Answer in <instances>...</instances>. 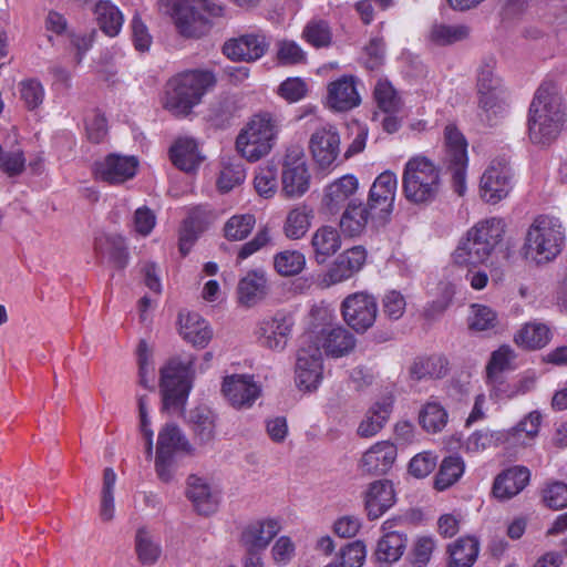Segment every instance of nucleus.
<instances>
[{
    "instance_id": "obj_55",
    "label": "nucleus",
    "mask_w": 567,
    "mask_h": 567,
    "mask_svg": "<svg viewBox=\"0 0 567 567\" xmlns=\"http://www.w3.org/2000/svg\"><path fill=\"white\" fill-rule=\"evenodd\" d=\"M18 90L21 101L29 111H34L42 105L45 90L38 79L30 78L20 81Z\"/></svg>"
},
{
    "instance_id": "obj_62",
    "label": "nucleus",
    "mask_w": 567,
    "mask_h": 567,
    "mask_svg": "<svg viewBox=\"0 0 567 567\" xmlns=\"http://www.w3.org/2000/svg\"><path fill=\"white\" fill-rule=\"evenodd\" d=\"M446 371V361L439 357H431L416 362L412 368V373L415 374L417 379H422L426 375L439 379L444 377Z\"/></svg>"
},
{
    "instance_id": "obj_59",
    "label": "nucleus",
    "mask_w": 567,
    "mask_h": 567,
    "mask_svg": "<svg viewBox=\"0 0 567 567\" xmlns=\"http://www.w3.org/2000/svg\"><path fill=\"white\" fill-rule=\"evenodd\" d=\"M246 178V171L240 162H228L223 165L217 185L221 192H229Z\"/></svg>"
},
{
    "instance_id": "obj_32",
    "label": "nucleus",
    "mask_w": 567,
    "mask_h": 567,
    "mask_svg": "<svg viewBox=\"0 0 567 567\" xmlns=\"http://www.w3.org/2000/svg\"><path fill=\"white\" fill-rule=\"evenodd\" d=\"M342 245L339 230L333 226H320L311 236L310 246L313 259L317 264L323 265L336 255Z\"/></svg>"
},
{
    "instance_id": "obj_19",
    "label": "nucleus",
    "mask_w": 567,
    "mask_h": 567,
    "mask_svg": "<svg viewBox=\"0 0 567 567\" xmlns=\"http://www.w3.org/2000/svg\"><path fill=\"white\" fill-rule=\"evenodd\" d=\"M367 251L362 246H354L338 256L322 277L327 287L348 280L364 265Z\"/></svg>"
},
{
    "instance_id": "obj_7",
    "label": "nucleus",
    "mask_w": 567,
    "mask_h": 567,
    "mask_svg": "<svg viewBox=\"0 0 567 567\" xmlns=\"http://www.w3.org/2000/svg\"><path fill=\"white\" fill-rule=\"evenodd\" d=\"M179 453L194 455L195 447L176 424L167 423L158 432L155 455V470L162 482L173 480L174 458Z\"/></svg>"
},
{
    "instance_id": "obj_53",
    "label": "nucleus",
    "mask_w": 567,
    "mask_h": 567,
    "mask_svg": "<svg viewBox=\"0 0 567 567\" xmlns=\"http://www.w3.org/2000/svg\"><path fill=\"white\" fill-rule=\"evenodd\" d=\"M373 95L378 107L386 114H394L402 106L398 92L388 80L377 82Z\"/></svg>"
},
{
    "instance_id": "obj_34",
    "label": "nucleus",
    "mask_w": 567,
    "mask_h": 567,
    "mask_svg": "<svg viewBox=\"0 0 567 567\" xmlns=\"http://www.w3.org/2000/svg\"><path fill=\"white\" fill-rule=\"evenodd\" d=\"M393 406V398L385 395L374 402L368 410L364 419L358 426V434L361 437H371L378 434L386 423Z\"/></svg>"
},
{
    "instance_id": "obj_41",
    "label": "nucleus",
    "mask_w": 567,
    "mask_h": 567,
    "mask_svg": "<svg viewBox=\"0 0 567 567\" xmlns=\"http://www.w3.org/2000/svg\"><path fill=\"white\" fill-rule=\"evenodd\" d=\"M190 429L200 445L212 443L216 436V415L206 408H197L189 415Z\"/></svg>"
},
{
    "instance_id": "obj_22",
    "label": "nucleus",
    "mask_w": 567,
    "mask_h": 567,
    "mask_svg": "<svg viewBox=\"0 0 567 567\" xmlns=\"http://www.w3.org/2000/svg\"><path fill=\"white\" fill-rule=\"evenodd\" d=\"M530 471L523 465H514L502 471L493 482L492 494L501 501H509L529 484Z\"/></svg>"
},
{
    "instance_id": "obj_33",
    "label": "nucleus",
    "mask_w": 567,
    "mask_h": 567,
    "mask_svg": "<svg viewBox=\"0 0 567 567\" xmlns=\"http://www.w3.org/2000/svg\"><path fill=\"white\" fill-rule=\"evenodd\" d=\"M179 333L183 339L194 347L205 348L213 337L208 322L198 313L179 315Z\"/></svg>"
},
{
    "instance_id": "obj_56",
    "label": "nucleus",
    "mask_w": 567,
    "mask_h": 567,
    "mask_svg": "<svg viewBox=\"0 0 567 567\" xmlns=\"http://www.w3.org/2000/svg\"><path fill=\"white\" fill-rule=\"evenodd\" d=\"M492 445H503L505 447V436L503 430H480L473 432L465 442V450L471 453H477Z\"/></svg>"
},
{
    "instance_id": "obj_49",
    "label": "nucleus",
    "mask_w": 567,
    "mask_h": 567,
    "mask_svg": "<svg viewBox=\"0 0 567 567\" xmlns=\"http://www.w3.org/2000/svg\"><path fill=\"white\" fill-rule=\"evenodd\" d=\"M301 37L313 48H326L331 44L332 30L328 21L313 18L306 23Z\"/></svg>"
},
{
    "instance_id": "obj_31",
    "label": "nucleus",
    "mask_w": 567,
    "mask_h": 567,
    "mask_svg": "<svg viewBox=\"0 0 567 567\" xmlns=\"http://www.w3.org/2000/svg\"><path fill=\"white\" fill-rule=\"evenodd\" d=\"M480 238L473 236L471 228L467 230L453 254L456 264L477 266L484 264L492 256L495 249Z\"/></svg>"
},
{
    "instance_id": "obj_47",
    "label": "nucleus",
    "mask_w": 567,
    "mask_h": 567,
    "mask_svg": "<svg viewBox=\"0 0 567 567\" xmlns=\"http://www.w3.org/2000/svg\"><path fill=\"white\" fill-rule=\"evenodd\" d=\"M138 560L143 565H154L162 555L161 543L145 528H140L135 537Z\"/></svg>"
},
{
    "instance_id": "obj_35",
    "label": "nucleus",
    "mask_w": 567,
    "mask_h": 567,
    "mask_svg": "<svg viewBox=\"0 0 567 567\" xmlns=\"http://www.w3.org/2000/svg\"><path fill=\"white\" fill-rule=\"evenodd\" d=\"M209 224V212L203 207L193 208L179 230V251L187 255L193 244Z\"/></svg>"
},
{
    "instance_id": "obj_37",
    "label": "nucleus",
    "mask_w": 567,
    "mask_h": 567,
    "mask_svg": "<svg viewBox=\"0 0 567 567\" xmlns=\"http://www.w3.org/2000/svg\"><path fill=\"white\" fill-rule=\"evenodd\" d=\"M371 209L369 204L350 200L340 218V228L343 234L350 237L361 235L370 219Z\"/></svg>"
},
{
    "instance_id": "obj_52",
    "label": "nucleus",
    "mask_w": 567,
    "mask_h": 567,
    "mask_svg": "<svg viewBox=\"0 0 567 567\" xmlns=\"http://www.w3.org/2000/svg\"><path fill=\"white\" fill-rule=\"evenodd\" d=\"M95 249L107 255L120 268L127 264L128 254L121 236H102L95 240Z\"/></svg>"
},
{
    "instance_id": "obj_48",
    "label": "nucleus",
    "mask_w": 567,
    "mask_h": 567,
    "mask_svg": "<svg viewBox=\"0 0 567 567\" xmlns=\"http://www.w3.org/2000/svg\"><path fill=\"white\" fill-rule=\"evenodd\" d=\"M505 227L502 218L491 217L476 223L471 229L473 236L482 237L480 239L483 243H488L495 249L503 240Z\"/></svg>"
},
{
    "instance_id": "obj_57",
    "label": "nucleus",
    "mask_w": 567,
    "mask_h": 567,
    "mask_svg": "<svg viewBox=\"0 0 567 567\" xmlns=\"http://www.w3.org/2000/svg\"><path fill=\"white\" fill-rule=\"evenodd\" d=\"M497 323L496 312L484 305H472L468 315V327L471 330L485 331L495 328Z\"/></svg>"
},
{
    "instance_id": "obj_20",
    "label": "nucleus",
    "mask_w": 567,
    "mask_h": 567,
    "mask_svg": "<svg viewBox=\"0 0 567 567\" xmlns=\"http://www.w3.org/2000/svg\"><path fill=\"white\" fill-rule=\"evenodd\" d=\"M396 502L394 485L389 480H377L363 492V503L369 519H378Z\"/></svg>"
},
{
    "instance_id": "obj_27",
    "label": "nucleus",
    "mask_w": 567,
    "mask_h": 567,
    "mask_svg": "<svg viewBox=\"0 0 567 567\" xmlns=\"http://www.w3.org/2000/svg\"><path fill=\"white\" fill-rule=\"evenodd\" d=\"M395 523V519H388L382 524L383 535L379 539L375 550V557L380 563L398 561L406 548V536L398 530H392Z\"/></svg>"
},
{
    "instance_id": "obj_23",
    "label": "nucleus",
    "mask_w": 567,
    "mask_h": 567,
    "mask_svg": "<svg viewBox=\"0 0 567 567\" xmlns=\"http://www.w3.org/2000/svg\"><path fill=\"white\" fill-rule=\"evenodd\" d=\"M306 334H311L313 341L319 344L320 351L324 350L327 355L333 358L347 355L355 347L354 336L341 326L323 328L318 334L313 331Z\"/></svg>"
},
{
    "instance_id": "obj_36",
    "label": "nucleus",
    "mask_w": 567,
    "mask_h": 567,
    "mask_svg": "<svg viewBox=\"0 0 567 567\" xmlns=\"http://www.w3.org/2000/svg\"><path fill=\"white\" fill-rule=\"evenodd\" d=\"M92 12L100 30L107 37L114 38L120 34L124 14L121 9L111 0H97Z\"/></svg>"
},
{
    "instance_id": "obj_17",
    "label": "nucleus",
    "mask_w": 567,
    "mask_h": 567,
    "mask_svg": "<svg viewBox=\"0 0 567 567\" xmlns=\"http://www.w3.org/2000/svg\"><path fill=\"white\" fill-rule=\"evenodd\" d=\"M268 45L262 32H251L227 40L223 53L234 61H256L266 53Z\"/></svg>"
},
{
    "instance_id": "obj_40",
    "label": "nucleus",
    "mask_w": 567,
    "mask_h": 567,
    "mask_svg": "<svg viewBox=\"0 0 567 567\" xmlns=\"http://www.w3.org/2000/svg\"><path fill=\"white\" fill-rule=\"evenodd\" d=\"M313 209L306 204L293 206L287 214L284 223V234L291 240L302 238L311 226Z\"/></svg>"
},
{
    "instance_id": "obj_24",
    "label": "nucleus",
    "mask_w": 567,
    "mask_h": 567,
    "mask_svg": "<svg viewBox=\"0 0 567 567\" xmlns=\"http://www.w3.org/2000/svg\"><path fill=\"white\" fill-rule=\"evenodd\" d=\"M327 105L334 111L346 112L360 105L361 97L353 75H342L328 84Z\"/></svg>"
},
{
    "instance_id": "obj_43",
    "label": "nucleus",
    "mask_w": 567,
    "mask_h": 567,
    "mask_svg": "<svg viewBox=\"0 0 567 567\" xmlns=\"http://www.w3.org/2000/svg\"><path fill=\"white\" fill-rule=\"evenodd\" d=\"M480 550L474 537H461L449 546L450 567H472Z\"/></svg>"
},
{
    "instance_id": "obj_12",
    "label": "nucleus",
    "mask_w": 567,
    "mask_h": 567,
    "mask_svg": "<svg viewBox=\"0 0 567 567\" xmlns=\"http://www.w3.org/2000/svg\"><path fill=\"white\" fill-rule=\"evenodd\" d=\"M293 324L290 315L278 311L260 319L254 333L260 347L274 352H282L291 337Z\"/></svg>"
},
{
    "instance_id": "obj_44",
    "label": "nucleus",
    "mask_w": 567,
    "mask_h": 567,
    "mask_svg": "<svg viewBox=\"0 0 567 567\" xmlns=\"http://www.w3.org/2000/svg\"><path fill=\"white\" fill-rule=\"evenodd\" d=\"M470 33L466 24L434 23L429 31V40L435 45L445 47L467 39Z\"/></svg>"
},
{
    "instance_id": "obj_45",
    "label": "nucleus",
    "mask_w": 567,
    "mask_h": 567,
    "mask_svg": "<svg viewBox=\"0 0 567 567\" xmlns=\"http://www.w3.org/2000/svg\"><path fill=\"white\" fill-rule=\"evenodd\" d=\"M465 463L461 456L452 455L443 458L435 476L434 486L444 491L454 485L464 474Z\"/></svg>"
},
{
    "instance_id": "obj_38",
    "label": "nucleus",
    "mask_w": 567,
    "mask_h": 567,
    "mask_svg": "<svg viewBox=\"0 0 567 567\" xmlns=\"http://www.w3.org/2000/svg\"><path fill=\"white\" fill-rule=\"evenodd\" d=\"M173 164L182 171L193 172L203 161L198 145L194 138L179 137L169 150Z\"/></svg>"
},
{
    "instance_id": "obj_30",
    "label": "nucleus",
    "mask_w": 567,
    "mask_h": 567,
    "mask_svg": "<svg viewBox=\"0 0 567 567\" xmlns=\"http://www.w3.org/2000/svg\"><path fill=\"white\" fill-rule=\"evenodd\" d=\"M396 455L394 444L388 441L378 442L364 452L360 468L368 474H384L392 467Z\"/></svg>"
},
{
    "instance_id": "obj_26",
    "label": "nucleus",
    "mask_w": 567,
    "mask_h": 567,
    "mask_svg": "<svg viewBox=\"0 0 567 567\" xmlns=\"http://www.w3.org/2000/svg\"><path fill=\"white\" fill-rule=\"evenodd\" d=\"M540 424V412L532 411L515 426L508 430H503L505 436V449L511 451L532 445L539 433Z\"/></svg>"
},
{
    "instance_id": "obj_54",
    "label": "nucleus",
    "mask_w": 567,
    "mask_h": 567,
    "mask_svg": "<svg viewBox=\"0 0 567 567\" xmlns=\"http://www.w3.org/2000/svg\"><path fill=\"white\" fill-rule=\"evenodd\" d=\"M508 97L507 91L478 95L482 115H485L487 121L503 116L508 109Z\"/></svg>"
},
{
    "instance_id": "obj_51",
    "label": "nucleus",
    "mask_w": 567,
    "mask_h": 567,
    "mask_svg": "<svg viewBox=\"0 0 567 567\" xmlns=\"http://www.w3.org/2000/svg\"><path fill=\"white\" fill-rule=\"evenodd\" d=\"M255 225L256 218L252 214L234 215L224 225V236L230 241L244 240L250 235Z\"/></svg>"
},
{
    "instance_id": "obj_16",
    "label": "nucleus",
    "mask_w": 567,
    "mask_h": 567,
    "mask_svg": "<svg viewBox=\"0 0 567 567\" xmlns=\"http://www.w3.org/2000/svg\"><path fill=\"white\" fill-rule=\"evenodd\" d=\"M221 391L236 409H248L259 398L260 386L248 374H233L224 379Z\"/></svg>"
},
{
    "instance_id": "obj_3",
    "label": "nucleus",
    "mask_w": 567,
    "mask_h": 567,
    "mask_svg": "<svg viewBox=\"0 0 567 567\" xmlns=\"http://www.w3.org/2000/svg\"><path fill=\"white\" fill-rule=\"evenodd\" d=\"M563 122L560 95L554 85L542 84L529 106L528 135L530 141L534 144H549L558 136Z\"/></svg>"
},
{
    "instance_id": "obj_2",
    "label": "nucleus",
    "mask_w": 567,
    "mask_h": 567,
    "mask_svg": "<svg viewBox=\"0 0 567 567\" xmlns=\"http://www.w3.org/2000/svg\"><path fill=\"white\" fill-rule=\"evenodd\" d=\"M443 187L441 167L430 157L416 154L403 167L402 193L405 199L417 206L436 200Z\"/></svg>"
},
{
    "instance_id": "obj_64",
    "label": "nucleus",
    "mask_w": 567,
    "mask_h": 567,
    "mask_svg": "<svg viewBox=\"0 0 567 567\" xmlns=\"http://www.w3.org/2000/svg\"><path fill=\"white\" fill-rule=\"evenodd\" d=\"M543 501L549 508L560 509L567 506V485L561 482L549 483L543 492Z\"/></svg>"
},
{
    "instance_id": "obj_11",
    "label": "nucleus",
    "mask_w": 567,
    "mask_h": 567,
    "mask_svg": "<svg viewBox=\"0 0 567 567\" xmlns=\"http://www.w3.org/2000/svg\"><path fill=\"white\" fill-rule=\"evenodd\" d=\"M188 369L187 364L176 359L162 368L159 386L164 410H176L185 404L189 392Z\"/></svg>"
},
{
    "instance_id": "obj_9",
    "label": "nucleus",
    "mask_w": 567,
    "mask_h": 567,
    "mask_svg": "<svg viewBox=\"0 0 567 567\" xmlns=\"http://www.w3.org/2000/svg\"><path fill=\"white\" fill-rule=\"evenodd\" d=\"M281 184V190L287 197H300L309 189L310 174L302 146L287 147L282 159Z\"/></svg>"
},
{
    "instance_id": "obj_14",
    "label": "nucleus",
    "mask_w": 567,
    "mask_h": 567,
    "mask_svg": "<svg viewBox=\"0 0 567 567\" xmlns=\"http://www.w3.org/2000/svg\"><path fill=\"white\" fill-rule=\"evenodd\" d=\"M511 167L503 161H493L484 171L480 182V195L489 204L506 198L513 188Z\"/></svg>"
},
{
    "instance_id": "obj_4",
    "label": "nucleus",
    "mask_w": 567,
    "mask_h": 567,
    "mask_svg": "<svg viewBox=\"0 0 567 567\" xmlns=\"http://www.w3.org/2000/svg\"><path fill=\"white\" fill-rule=\"evenodd\" d=\"M178 33L199 39L213 28V19L225 16L226 8L210 0H163Z\"/></svg>"
},
{
    "instance_id": "obj_58",
    "label": "nucleus",
    "mask_w": 567,
    "mask_h": 567,
    "mask_svg": "<svg viewBox=\"0 0 567 567\" xmlns=\"http://www.w3.org/2000/svg\"><path fill=\"white\" fill-rule=\"evenodd\" d=\"M254 185L260 196L272 197L278 187L277 168L270 164L260 166L256 172Z\"/></svg>"
},
{
    "instance_id": "obj_21",
    "label": "nucleus",
    "mask_w": 567,
    "mask_h": 567,
    "mask_svg": "<svg viewBox=\"0 0 567 567\" xmlns=\"http://www.w3.org/2000/svg\"><path fill=\"white\" fill-rule=\"evenodd\" d=\"M138 161L135 156L110 154L95 165L99 179L110 184H122L135 176Z\"/></svg>"
},
{
    "instance_id": "obj_8",
    "label": "nucleus",
    "mask_w": 567,
    "mask_h": 567,
    "mask_svg": "<svg viewBox=\"0 0 567 567\" xmlns=\"http://www.w3.org/2000/svg\"><path fill=\"white\" fill-rule=\"evenodd\" d=\"M443 163L452 174V187L458 196L466 193L467 143L463 134L449 124L444 130Z\"/></svg>"
},
{
    "instance_id": "obj_61",
    "label": "nucleus",
    "mask_w": 567,
    "mask_h": 567,
    "mask_svg": "<svg viewBox=\"0 0 567 567\" xmlns=\"http://www.w3.org/2000/svg\"><path fill=\"white\" fill-rule=\"evenodd\" d=\"M506 91L502 84V80L495 75L494 66L485 64L480 68L477 75V92L481 94H493Z\"/></svg>"
},
{
    "instance_id": "obj_25",
    "label": "nucleus",
    "mask_w": 567,
    "mask_h": 567,
    "mask_svg": "<svg viewBox=\"0 0 567 567\" xmlns=\"http://www.w3.org/2000/svg\"><path fill=\"white\" fill-rule=\"evenodd\" d=\"M359 188L358 178L352 174L343 175L329 183L323 189L322 206L331 214L338 213Z\"/></svg>"
},
{
    "instance_id": "obj_39",
    "label": "nucleus",
    "mask_w": 567,
    "mask_h": 567,
    "mask_svg": "<svg viewBox=\"0 0 567 567\" xmlns=\"http://www.w3.org/2000/svg\"><path fill=\"white\" fill-rule=\"evenodd\" d=\"M238 300L246 307L260 302L267 295V278L261 271H249L238 282Z\"/></svg>"
},
{
    "instance_id": "obj_50",
    "label": "nucleus",
    "mask_w": 567,
    "mask_h": 567,
    "mask_svg": "<svg viewBox=\"0 0 567 567\" xmlns=\"http://www.w3.org/2000/svg\"><path fill=\"white\" fill-rule=\"evenodd\" d=\"M447 412L437 402H427L419 413V422L429 433H439L447 424Z\"/></svg>"
},
{
    "instance_id": "obj_1",
    "label": "nucleus",
    "mask_w": 567,
    "mask_h": 567,
    "mask_svg": "<svg viewBox=\"0 0 567 567\" xmlns=\"http://www.w3.org/2000/svg\"><path fill=\"white\" fill-rule=\"evenodd\" d=\"M217 84L215 73L207 69H192L173 75L165 85L163 105L175 117L185 118L200 105Z\"/></svg>"
},
{
    "instance_id": "obj_10",
    "label": "nucleus",
    "mask_w": 567,
    "mask_h": 567,
    "mask_svg": "<svg viewBox=\"0 0 567 567\" xmlns=\"http://www.w3.org/2000/svg\"><path fill=\"white\" fill-rule=\"evenodd\" d=\"M322 352L311 334H303L297 353L296 384L299 389L311 391L322 380Z\"/></svg>"
},
{
    "instance_id": "obj_28",
    "label": "nucleus",
    "mask_w": 567,
    "mask_h": 567,
    "mask_svg": "<svg viewBox=\"0 0 567 567\" xmlns=\"http://www.w3.org/2000/svg\"><path fill=\"white\" fill-rule=\"evenodd\" d=\"M187 484V497L197 513L200 515L214 514L220 503V492L196 475L189 476Z\"/></svg>"
},
{
    "instance_id": "obj_29",
    "label": "nucleus",
    "mask_w": 567,
    "mask_h": 567,
    "mask_svg": "<svg viewBox=\"0 0 567 567\" xmlns=\"http://www.w3.org/2000/svg\"><path fill=\"white\" fill-rule=\"evenodd\" d=\"M398 189V177L391 171L381 173L373 182L369 192V206L390 214L394 206Z\"/></svg>"
},
{
    "instance_id": "obj_5",
    "label": "nucleus",
    "mask_w": 567,
    "mask_h": 567,
    "mask_svg": "<svg viewBox=\"0 0 567 567\" xmlns=\"http://www.w3.org/2000/svg\"><path fill=\"white\" fill-rule=\"evenodd\" d=\"M281 122L270 112L254 114L236 137V151L248 162L266 157L277 144Z\"/></svg>"
},
{
    "instance_id": "obj_46",
    "label": "nucleus",
    "mask_w": 567,
    "mask_h": 567,
    "mask_svg": "<svg viewBox=\"0 0 567 567\" xmlns=\"http://www.w3.org/2000/svg\"><path fill=\"white\" fill-rule=\"evenodd\" d=\"M306 267V256L300 250L286 249L274 256V268L282 277L299 275Z\"/></svg>"
},
{
    "instance_id": "obj_18",
    "label": "nucleus",
    "mask_w": 567,
    "mask_h": 567,
    "mask_svg": "<svg viewBox=\"0 0 567 567\" xmlns=\"http://www.w3.org/2000/svg\"><path fill=\"white\" fill-rule=\"evenodd\" d=\"M280 529L281 525L276 518L250 522L241 530L240 544L248 554H258L268 547Z\"/></svg>"
},
{
    "instance_id": "obj_60",
    "label": "nucleus",
    "mask_w": 567,
    "mask_h": 567,
    "mask_svg": "<svg viewBox=\"0 0 567 567\" xmlns=\"http://www.w3.org/2000/svg\"><path fill=\"white\" fill-rule=\"evenodd\" d=\"M514 359V351L508 346H503L495 350L486 367L488 381L496 382L497 375L509 369Z\"/></svg>"
},
{
    "instance_id": "obj_63",
    "label": "nucleus",
    "mask_w": 567,
    "mask_h": 567,
    "mask_svg": "<svg viewBox=\"0 0 567 567\" xmlns=\"http://www.w3.org/2000/svg\"><path fill=\"white\" fill-rule=\"evenodd\" d=\"M382 311L390 320H399L405 312V297L398 290H389L382 298Z\"/></svg>"
},
{
    "instance_id": "obj_6",
    "label": "nucleus",
    "mask_w": 567,
    "mask_h": 567,
    "mask_svg": "<svg viewBox=\"0 0 567 567\" xmlns=\"http://www.w3.org/2000/svg\"><path fill=\"white\" fill-rule=\"evenodd\" d=\"M565 239V228L558 217L539 215L527 229L524 255L537 265L548 264L561 252Z\"/></svg>"
},
{
    "instance_id": "obj_42",
    "label": "nucleus",
    "mask_w": 567,
    "mask_h": 567,
    "mask_svg": "<svg viewBox=\"0 0 567 567\" xmlns=\"http://www.w3.org/2000/svg\"><path fill=\"white\" fill-rule=\"evenodd\" d=\"M549 328L543 322H527L515 334L516 344L526 349H540L550 340Z\"/></svg>"
},
{
    "instance_id": "obj_15",
    "label": "nucleus",
    "mask_w": 567,
    "mask_h": 567,
    "mask_svg": "<svg viewBox=\"0 0 567 567\" xmlns=\"http://www.w3.org/2000/svg\"><path fill=\"white\" fill-rule=\"evenodd\" d=\"M309 151L321 169L332 167L340 155V136L337 128L330 124L317 128L309 138Z\"/></svg>"
},
{
    "instance_id": "obj_13",
    "label": "nucleus",
    "mask_w": 567,
    "mask_h": 567,
    "mask_svg": "<svg viewBox=\"0 0 567 567\" xmlns=\"http://www.w3.org/2000/svg\"><path fill=\"white\" fill-rule=\"evenodd\" d=\"M341 315L346 323L355 332H365L375 322L377 299L367 291L351 293L341 303Z\"/></svg>"
}]
</instances>
